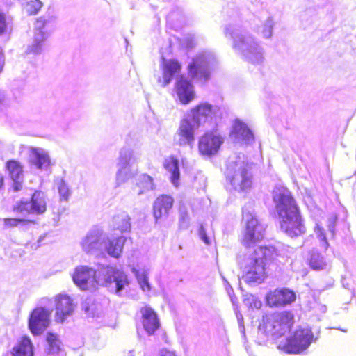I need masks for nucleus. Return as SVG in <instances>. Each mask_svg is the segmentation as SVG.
<instances>
[{"label": "nucleus", "mask_w": 356, "mask_h": 356, "mask_svg": "<svg viewBox=\"0 0 356 356\" xmlns=\"http://www.w3.org/2000/svg\"><path fill=\"white\" fill-rule=\"evenodd\" d=\"M273 200L280 219V229L291 238L305 234L304 219L291 192L284 186H276L273 191Z\"/></svg>", "instance_id": "f257e3e1"}, {"label": "nucleus", "mask_w": 356, "mask_h": 356, "mask_svg": "<svg viewBox=\"0 0 356 356\" xmlns=\"http://www.w3.org/2000/svg\"><path fill=\"white\" fill-rule=\"evenodd\" d=\"M76 285L82 290L88 289L95 282H102L111 291L119 294L129 284L127 275L122 270L108 265L99 264L97 269L78 266L72 275Z\"/></svg>", "instance_id": "f03ea898"}, {"label": "nucleus", "mask_w": 356, "mask_h": 356, "mask_svg": "<svg viewBox=\"0 0 356 356\" xmlns=\"http://www.w3.org/2000/svg\"><path fill=\"white\" fill-rule=\"evenodd\" d=\"M225 37L229 36L232 48L242 58L252 64H261L264 59V51L260 42L236 22L225 26Z\"/></svg>", "instance_id": "7ed1b4c3"}, {"label": "nucleus", "mask_w": 356, "mask_h": 356, "mask_svg": "<svg viewBox=\"0 0 356 356\" xmlns=\"http://www.w3.org/2000/svg\"><path fill=\"white\" fill-rule=\"evenodd\" d=\"M216 109L217 107L208 103L200 104L193 108L181 121L179 129L174 136L175 143L180 146L191 145L195 140V130L207 122H211L216 115Z\"/></svg>", "instance_id": "20e7f679"}, {"label": "nucleus", "mask_w": 356, "mask_h": 356, "mask_svg": "<svg viewBox=\"0 0 356 356\" xmlns=\"http://www.w3.org/2000/svg\"><path fill=\"white\" fill-rule=\"evenodd\" d=\"M126 241L124 236L109 240L101 228L94 227L82 238L81 245L87 254L99 255L106 252L110 256L118 258Z\"/></svg>", "instance_id": "39448f33"}, {"label": "nucleus", "mask_w": 356, "mask_h": 356, "mask_svg": "<svg viewBox=\"0 0 356 356\" xmlns=\"http://www.w3.org/2000/svg\"><path fill=\"white\" fill-rule=\"evenodd\" d=\"M56 19L57 17L54 15L47 13L35 19L32 42L27 46L25 51L26 55L33 54L38 56L46 51L47 40L51 35L47 29L52 27L56 24Z\"/></svg>", "instance_id": "423d86ee"}, {"label": "nucleus", "mask_w": 356, "mask_h": 356, "mask_svg": "<svg viewBox=\"0 0 356 356\" xmlns=\"http://www.w3.org/2000/svg\"><path fill=\"white\" fill-rule=\"evenodd\" d=\"M225 175L236 191H245L252 186V175L248 168V163L243 156L229 159Z\"/></svg>", "instance_id": "0eeeda50"}, {"label": "nucleus", "mask_w": 356, "mask_h": 356, "mask_svg": "<svg viewBox=\"0 0 356 356\" xmlns=\"http://www.w3.org/2000/svg\"><path fill=\"white\" fill-rule=\"evenodd\" d=\"M218 60L211 51L199 52L188 64V74L191 79L202 83L210 79L211 73L218 67Z\"/></svg>", "instance_id": "6e6552de"}, {"label": "nucleus", "mask_w": 356, "mask_h": 356, "mask_svg": "<svg viewBox=\"0 0 356 356\" xmlns=\"http://www.w3.org/2000/svg\"><path fill=\"white\" fill-rule=\"evenodd\" d=\"M294 323V316L291 312H282L268 316L263 325L259 327V332L266 337L277 339L290 331Z\"/></svg>", "instance_id": "1a4fd4ad"}, {"label": "nucleus", "mask_w": 356, "mask_h": 356, "mask_svg": "<svg viewBox=\"0 0 356 356\" xmlns=\"http://www.w3.org/2000/svg\"><path fill=\"white\" fill-rule=\"evenodd\" d=\"M140 153L128 147H123L119 152L117 159L116 184L120 186L127 182L135 175L133 165L140 161Z\"/></svg>", "instance_id": "9d476101"}, {"label": "nucleus", "mask_w": 356, "mask_h": 356, "mask_svg": "<svg viewBox=\"0 0 356 356\" xmlns=\"http://www.w3.org/2000/svg\"><path fill=\"white\" fill-rule=\"evenodd\" d=\"M243 270V279L249 285L261 284L266 277L265 263L250 254H245L239 261Z\"/></svg>", "instance_id": "9b49d317"}, {"label": "nucleus", "mask_w": 356, "mask_h": 356, "mask_svg": "<svg viewBox=\"0 0 356 356\" xmlns=\"http://www.w3.org/2000/svg\"><path fill=\"white\" fill-rule=\"evenodd\" d=\"M313 339L310 328L299 327L291 337L280 341L277 348L287 353H300L309 348Z\"/></svg>", "instance_id": "f8f14e48"}, {"label": "nucleus", "mask_w": 356, "mask_h": 356, "mask_svg": "<svg viewBox=\"0 0 356 356\" xmlns=\"http://www.w3.org/2000/svg\"><path fill=\"white\" fill-rule=\"evenodd\" d=\"M51 303V300L42 298L39 306L32 311L29 319V328L33 335L41 334L49 326L53 309L48 306Z\"/></svg>", "instance_id": "ddd939ff"}, {"label": "nucleus", "mask_w": 356, "mask_h": 356, "mask_svg": "<svg viewBox=\"0 0 356 356\" xmlns=\"http://www.w3.org/2000/svg\"><path fill=\"white\" fill-rule=\"evenodd\" d=\"M243 219L246 220L243 243L246 247L250 248L252 244L261 241L264 238L266 226L250 212L243 211Z\"/></svg>", "instance_id": "4468645a"}, {"label": "nucleus", "mask_w": 356, "mask_h": 356, "mask_svg": "<svg viewBox=\"0 0 356 356\" xmlns=\"http://www.w3.org/2000/svg\"><path fill=\"white\" fill-rule=\"evenodd\" d=\"M27 163L40 171L51 172L53 165L49 152L42 147L28 146L26 147Z\"/></svg>", "instance_id": "2eb2a0df"}, {"label": "nucleus", "mask_w": 356, "mask_h": 356, "mask_svg": "<svg viewBox=\"0 0 356 356\" xmlns=\"http://www.w3.org/2000/svg\"><path fill=\"white\" fill-rule=\"evenodd\" d=\"M223 143V138L213 133H206L200 140L198 148L201 154L211 156L216 154Z\"/></svg>", "instance_id": "dca6fc26"}, {"label": "nucleus", "mask_w": 356, "mask_h": 356, "mask_svg": "<svg viewBox=\"0 0 356 356\" xmlns=\"http://www.w3.org/2000/svg\"><path fill=\"white\" fill-rule=\"evenodd\" d=\"M56 316L58 323H63L65 320L72 315L74 305L72 298L66 294H59L55 297Z\"/></svg>", "instance_id": "f3484780"}, {"label": "nucleus", "mask_w": 356, "mask_h": 356, "mask_svg": "<svg viewBox=\"0 0 356 356\" xmlns=\"http://www.w3.org/2000/svg\"><path fill=\"white\" fill-rule=\"evenodd\" d=\"M47 210V197L44 192L35 191L30 201L24 202V211L28 214L41 215Z\"/></svg>", "instance_id": "a211bd4d"}, {"label": "nucleus", "mask_w": 356, "mask_h": 356, "mask_svg": "<svg viewBox=\"0 0 356 356\" xmlns=\"http://www.w3.org/2000/svg\"><path fill=\"white\" fill-rule=\"evenodd\" d=\"M175 90L179 100L183 104H189L195 98L194 86L184 76L177 77Z\"/></svg>", "instance_id": "6ab92c4d"}, {"label": "nucleus", "mask_w": 356, "mask_h": 356, "mask_svg": "<svg viewBox=\"0 0 356 356\" xmlns=\"http://www.w3.org/2000/svg\"><path fill=\"white\" fill-rule=\"evenodd\" d=\"M296 300L295 293L286 288L277 289L270 292L266 297L270 306H285L291 304Z\"/></svg>", "instance_id": "aec40b11"}, {"label": "nucleus", "mask_w": 356, "mask_h": 356, "mask_svg": "<svg viewBox=\"0 0 356 356\" xmlns=\"http://www.w3.org/2000/svg\"><path fill=\"white\" fill-rule=\"evenodd\" d=\"M161 66L162 67L163 76H159L157 81L164 88L172 81L175 76L180 72L181 65L177 60H166L162 57Z\"/></svg>", "instance_id": "412c9836"}, {"label": "nucleus", "mask_w": 356, "mask_h": 356, "mask_svg": "<svg viewBox=\"0 0 356 356\" xmlns=\"http://www.w3.org/2000/svg\"><path fill=\"white\" fill-rule=\"evenodd\" d=\"M142 314V323L144 330L148 335L153 334L159 328L160 323L156 312L148 306L140 309Z\"/></svg>", "instance_id": "4be33fe9"}, {"label": "nucleus", "mask_w": 356, "mask_h": 356, "mask_svg": "<svg viewBox=\"0 0 356 356\" xmlns=\"http://www.w3.org/2000/svg\"><path fill=\"white\" fill-rule=\"evenodd\" d=\"M174 200L172 197L163 195L158 197L154 202V216L157 222L159 219L167 218L172 207Z\"/></svg>", "instance_id": "5701e85b"}, {"label": "nucleus", "mask_w": 356, "mask_h": 356, "mask_svg": "<svg viewBox=\"0 0 356 356\" xmlns=\"http://www.w3.org/2000/svg\"><path fill=\"white\" fill-rule=\"evenodd\" d=\"M232 138L236 143L250 144L254 142V138L252 131L240 120H236L231 134Z\"/></svg>", "instance_id": "b1692460"}, {"label": "nucleus", "mask_w": 356, "mask_h": 356, "mask_svg": "<svg viewBox=\"0 0 356 356\" xmlns=\"http://www.w3.org/2000/svg\"><path fill=\"white\" fill-rule=\"evenodd\" d=\"M156 184L153 177L147 173H143L136 178V189L138 195L155 191Z\"/></svg>", "instance_id": "393cba45"}, {"label": "nucleus", "mask_w": 356, "mask_h": 356, "mask_svg": "<svg viewBox=\"0 0 356 356\" xmlns=\"http://www.w3.org/2000/svg\"><path fill=\"white\" fill-rule=\"evenodd\" d=\"M46 341L45 353L48 355L65 356L64 351L62 349V343L57 334L48 332L46 336Z\"/></svg>", "instance_id": "a878e982"}, {"label": "nucleus", "mask_w": 356, "mask_h": 356, "mask_svg": "<svg viewBox=\"0 0 356 356\" xmlns=\"http://www.w3.org/2000/svg\"><path fill=\"white\" fill-rule=\"evenodd\" d=\"M6 167L9 172V176L13 181V189L14 191H19L22 188L21 176L22 175V168L20 164L13 160L8 161L6 163Z\"/></svg>", "instance_id": "bb28decb"}, {"label": "nucleus", "mask_w": 356, "mask_h": 356, "mask_svg": "<svg viewBox=\"0 0 356 356\" xmlns=\"http://www.w3.org/2000/svg\"><path fill=\"white\" fill-rule=\"evenodd\" d=\"M130 220L127 213L121 211L113 217L111 227L122 233L129 232L131 230Z\"/></svg>", "instance_id": "cd10ccee"}, {"label": "nucleus", "mask_w": 356, "mask_h": 356, "mask_svg": "<svg viewBox=\"0 0 356 356\" xmlns=\"http://www.w3.org/2000/svg\"><path fill=\"white\" fill-rule=\"evenodd\" d=\"M309 263L310 267L314 270H326L329 267V264L324 257L314 250L309 252Z\"/></svg>", "instance_id": "c85d7f7f"}, {"label": "nucleus", "mask_w": 356, "mask_h": 356, "mask_svg": "<svg viewBox=\"0 0 356 356\" xmlns=\"http://www.w3.org/2000/svg\"><path fill=\"white\" fill-rule=\"evenodd\" d=\"M81 308L88 316L92 317L98 316L101 312V305L92 296L87 297L81 302Z\"/></svg>", "instance_id": "c756f323"}, {"label": "nucleus", "mask_w": 356, "mask_h": 356, "mask_svg": "<svg viewBox=\"0 0 356 356\" xmlns=\"http://www.w3.org/2000/svg\"><path fill=\"white\" fill-rule=\"evenodd\" d=\"M250 254L254 257L259 258L266 264V261L274 259L275 256L277 255V252L273 246H259Z\"/></svg>", "instance_id": "7c9ffc66"}, {"label": "nucleus", "mask_w": 356, "mask_h": 356, "mask_svg": "<svg viewBox=\"0 0 356 356\" xmlns=\"http://www.w3.org/2000/svg\"><path fill=\"white\" fill-rule=\"evenodd\" d=\"M165 168L166 170L170 174V179L172 183L175 186H177L180 175L178 160L174 158L165 160Z\"/></svg>", "instance_id": "2f4dec72"}, {"label": "nucleus", "mask_w": 356, "mask_h": 356, "mask_svg": "<svg viewBox=\"0 0 356 356\" xmlns=\"http://www.w3.org/2000/svg\"><path fill=\"white\" fill-rule=\"evenodd\" d=\"M54 182L57 187L60 199L64 201H67L71 195V191L64 178L56 177Z\"/></svg>", "instance_id": "473e14b6"}, {"label": "nucleus", "mask_w": 356, "mask_h": 356, "mask_svg": "<svg viewBox=\"0 0 356 356\" xmlns=\"http://www.w3.org/2000/svg\"><path fill=\"white\" fill-rule=\"evenodd\" d=\"M275 22L272 17H268L263 23L259 31L265 38H270L272 36Z\"/></svg>", "instance_id": "72a5a7b5"}, {"label": "nucleus", "mask_w": 356, "mask_h": 356, "mask_svg": "<svg viewBox=\"0 0 356 356\" xmlns=\"http://www.w3.org/2000/svg\"><path fill=\"white\" fill-rule=\"evenodd\" d=\"M43 3L40 0H31L25 5V10L29 15H35L41 10Z\"/></svg>", "instance_id": "f704fd0d"}, {"label": "nucleus", "mask_w": 356, "mask_h": 356, "mask_svg": "<svg viewBox=\"0 0 356 356\" xmlns=\"http://www.w3.org/2000/svg\"><path fill=\"white\" fill-rule=\"evenodd\" d=\"M190 218L189 214L184 207L179 208V225L180 229H186L189 227Z\"/></svg>", "instance_id": "c9c22d12"}, {"label": "nucleus", "mask_w": 356, "mask_h": 356, "mask_svg": "<svg viewBox=\"0 0 356 356\" xmlns=\"http://www.w3.org/2000/svg\"><path fill=\"white\" fill-rule=\"evenodd\" d=\"M315 233L321 243V246L326 250L329 247V243L327 240L324 229L317 225L315 228Z\"/></svg>", "instance_id": "e433bc0d"}, {"label": "nucleus", "mask_w": 356, "mask_h": 356, "mask_svg": "<svg viewBox=\"0 0 356 356\" xmlns=\"http://www.w3.org/2000/svg\"><path fill=\"white\" fill-rule=\"evenodd\" d=\"M138 282L143 291H149L150 290V285L148 282V278L146 275L143 273L136 275Z\"/></svg>", "instance_id": "4c0bfd02"}, {"label": "nucleus", "mask_w": 356, "mask_h": 356, "mask_svg": "<svg viewBox=\"0 0 356 356\" xmlns=\"http://www.w3.org/2000/svg\"><path fill=\"white\" fill-rule=\"evenodd\" d=\"M33 346L31 339L24 336V356H33Z\"/></svg>", "instance_id": "58836bf2"}, {"label": "nucleus", "mask_w": 356, "mask_h": 356, "mask_svg": "<svg viewBox=\"0 0 356 356\" xmlns=\"http://www.w3.org/2000/svg\"><path fill=\"white\" fill-rule=\"evenodd\" d=\"M337 221V216L336 214H331L327 218V229L331 234V238H334L335 236V225Z\"/></svg>", "instance_id": "ea45409f"}, {"label": "nucleus", "mask_w": 356, "mask_h": 356, "mask_svg": "<svg viewBox=\"0 0 356 356\" xmlns=\"http://www.w3.org/2000/svg\"><path fill=\"white\" fill-rule=\"evenodd\" d=\"M247 304L252 309H259L262 306V302L256 296L250 295L246 300Z\"/></svg>", "instance_id": "a19ab883"}, {"label": "nucleus", "mask_w": 356, "mask_h": 356, "mask_svg": "<svg viewBox=\"0 0 356 356\" xmlns=\"http://www.w3.org/2000/svg\"><path fill=\"white\" fill-rule=\"evenodd\" d=\"M22 222L21 218H7L3 219L4 225L7 228H12L17 227Z\"/></svg>", "instance_id": "79ce46f5"}, {"label": "nucleus", "mask_w": 356, "mask_h": 356, "mask_svg": "<svg viewBox=\"0 0 356 356\" xmlns=\"http://www.w3.org/2000/svg\"><path fill=\"white\" fill-rule=\"evenodd\" d=\"M63 213V209H58L56 211H53L50 223H51L54 227L58 226Z\"/></svg>", "instance_id": "37998d69"}, {"label": "nucleus", "mask_w": 356, "mask_h": 356, "mask_svg": "<svg viewBox=\"0 0 356 356\" xmlns=\"http://www.w3.org/2000/svg\"><path fill=\"white\" fill-rule=\"evenodd\" d=\"M198 234H199L200 238L202 239V241L205 244H207V245H210L211 244L210 238L207 236V233H206V230L204 228L202 225H201L200 228H199Z\"/></svg>", "instance_id": "c03bdc74"}, {"label": "nucleus", "mask_w": 356, "mask_h": 356, "mask_svg": "<svg viewBox=\"0 0 356 356\" xmlns=\"http://www.w3.org/2000/svg\"><path fill=\"white\" fill-rule=\"evenodd\" d=\"M6 29V22L4 14L0 11V34L5 32Z\"/></svg>", "instance_id": "a18cd8bd"}, {"label": "nucleus", "mask_w": 356, "mask_h": 356, "mask_svg": "<svg viewBox=\"0 0 356 356\" xmlns=\"http://www.w3.org/2000/svg\"><path fill=\"white\" fill-rule=\"evenodd\" d=\"M37 220H38L37 218H29L28 216H26L24 214V219H23L24 229L25 228L26 225L28 224H33V225L36 224Z\"/></svg>", "instance_id": "49530a36"}, {"label": "nucleus", "mask_w": 356, "mask_h": 356, "mask_svg": "<svg viewBox=\"0 0 356 356\" xmlns=\"http://www.w3.org/2000/svg\"><path fill=\"white\" fill-rule=\"evenodd\" d=\"M13 356H22V348L21 346L13 348Z\"/></svg>", "instance_id": "de8ad7c7"}, {"label": "nucleus", "mask_w": 356, "mask_h": 356, "mask_svg": "<svg viewBox=\"0 0 356 356\" xmlns=\"http://www.w3.org/2000/svg\"><path fill=\"white\" fill-rule=\"evenodd\" d=\"M161 356H175V354L173 352L163 350L162 351Z\"/></svg>", "instance_id": "09e8293b"}, {"label": "nucleus", "mask_w": 356, "mask_h": 356, "mask_svg": "<svg viewBox=\"0 0 356 356\" xmlns=\"http://www.w3.org/2000/svg\"><path fill=\"white\" fill-rule=\"evenodd\" d=\"M4 184V179L2 176H0V189L3 187Z\"/></svg>", "instance_id": "8fccbe9b"}, {"label": "nucleus", "mask_w": 356, "mask_h": 356, "mask_svg": "<svg viewBox=\"0 0 356 356\" xmlns=\"http://www.w3.org/2000/svg\"><path fill=\"white\" fill-rule=\"evenodd\" d=\"M237 318H238V321H240L241 318V319H243L242 314H240V316L238 315H237ZM239 325H240V327H242L243 330H244V326L241 325V322H239Z\"/></svg>", "instance_id": "3c124183"}, {"label": "nucleus", "mask_w": 356, "mask_h": 356, "mask_svg": "<svg viewBox=\"0 0 356 356\" xmlns=\"http://www.w3.org/2000/svg\"><path fill=\"white\" fill-rule=\"evenodd\" d=\"M237 318H238V321H240L241 318V319H243L242 314H240V316L238 315H237ZM239 325H240V327H242L243 330H244V326L241 325V322H239Z\"/></svg>", "instance_id": "603ef678"}, {"label": "nucleus", "mask_w": 356, "mask_h": 356, "mask_svg": "<svg viewBox=\"0 0 356 356\" xmlns=\"http://www.w3.org/2000/svg\"><path fill=\"white\" fill-rule=\"evenodd\" d=\"M3 69V62L0 60V72H1Z\"/></svg>", "instance_id": "864d4df0"}, {"label": "nucleus", "mask_w": 356, "mask_h": 356, "mask_svg": "<svg viewBox=\"0 0 356 356\" xmlns=\"http://www.w3.org/2000/svg\"><path fill=\"white\" fill-rule=\"evenodd\" d=\"M321 310L325 312L326 311V307L325 306H322L321 307Z\"/></svg>", "instance_id": "5fc2aeb1"}, {"label": "nucleus", "mask_w": 356, "mask_h": 356, "mask_svg": "<svg viewBox=\"0 0 356 356\" xmlns=\"http://www.w3.org/2000/svg\"><path fill=\"white\" fill-rule=\"evenodd\" d=\"M222 279H223V280L225 281V282L227 285H229V287H231V286H230V285H229V283H228V282L227 281V280H225V277H222Z\"/></svg>", "instance_id": "6e6d98bb"}, {"label": "nucleus", "mask_w": 356, "mask_h": 356, "mask_svg": "<svg viewBox=\"0 0 356 356\" xmlns=\"http://www.w3.org/2000/svg\"><path fill=\"white\" fill-rule=\"evenodd\" d=\"M29 245V243H26V245H25V246H26V248H27Z\"/></svg>", "instance_id": "4d7b16f0"}]
</instances>
